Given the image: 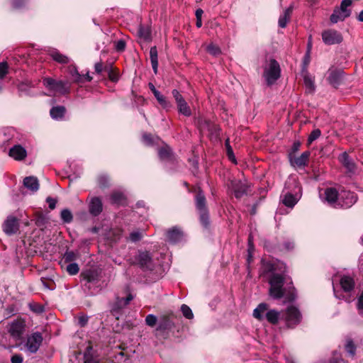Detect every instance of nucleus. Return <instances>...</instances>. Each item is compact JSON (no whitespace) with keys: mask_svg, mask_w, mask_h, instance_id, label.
I'll use <instances>...</instances> for the list:
<instances>
[{"mask_svg":"<svg viewBox=\"0 0 363 363\" xmlns=\"http://www.w3.org/2000/svg\"><path fill=\"white\" fill-rule=\"evenodd\" d=\"M61 219L67 223L72 222L73 216L72 212L68 209H63L60 213Z\"/></svg>","mask_w":363,"mask_h":363,"instance_id":"nucleus-34","label":"nucleus"},{"mask_svg":"<svg viewBox=\"0 0 363 363\" xmlns=\"http://www.w3.org/2000/svg\"><path fill=\"white\" fill-rule=\"evenodd\" d=\"M77 257V255L72 251H67L64 255V259L65 262H72Z\"/></svg>","mask_w":363,"mask_h":363,"instance_id":"nucleus-39","label":"nucleus"},{"mask_svg":"<svg viewBox=\"0 0 363 363\" xmlns=\"http://www.w3.org/2000/svg\"><path fill=\"white\" fill-rule=\"evenodd\" d=\"M357 201V196L349 191H342L339 195L337 207L348 208Z\"/></svg>","mask_w":363,"mask_h":363,"instance_id":"nucleus-6","label":"nucleus"},{"mask_svg":"<svg viewBox=\"0 0 363 363\" xmlns=\"http://www.w3.org/2000/svg\"><path fill=\"white\" fill-rule=\"evenodd\" d=\"M357 308L359 311V313L361 315H363V292L361 294L360 296L358 298Z\"/></svg>","mask_w":363,"mask_h":363,"instance_id":"nucleus-51","label":"nucleus"},{"mask_svg":"<svg viewBox=\"0 0 363 363\" xmlns=\"http://www.w3.org/2000/svg\"><path fill=\"white\" fill-rule=\"evenodd\" d=\"M298 200V198L294 195L288 192L284 196L283 203L287 207L292 208L297 203Z\"/></svg>","mask_w":363,"mask_h":363,"instance_id":"nucleus-29","label":"nucleus"},{"mask_svg":"<svg viewBox=\"0 0 363 363\" xmlns=\"http://www.w3.org/2000/svg\"><path fill=\"white\" fill-rule=\"evenodd\" d=\"M181 311L182 312L183 315L187 319H192L194 318V314L192 313L191 309L186 304H183L181 306Z\"/></svg>","mask_w":363,"mask_h":363,"instance_id":"nucleus-36","label":"nucleus"},{"mask_svg":"<svg viewBox=\"0 0 363 363\" xmlns=\"http://www.w3.org/2000/svg\"><path fill=\"white\" fill-rule=\"evenodd\" d=\"M23 360V357L21 354H14L11 357V363H22Z\"/></svg>","mask_w":363,"mask_h":363,"instance_id":"nucleus-55","label":"nucleus"},{"mask_svg":"<svg viewBox=\"0 0 363 363\" xmlns=\"http://www.w3.org/2000/svg\"><path fill=\"white\" fill-rule=\"evenodd\" d=\"M50 209H54L56 206L57 200L51 197H48L46 199Z\"/></svg>","mask_w":363,"mask_h":363,"instance_id":"nucleus-56","label":"nucleus"},{"mask_svg":"<svg viewBox=\"0 0 363 363\" xmlns=\"http://www.w3.org/2000/svg\"><path fill=\"white\" fill-rule=\"evenodd\" d=\"M269 295L274 299L282 298L286 301H292L296 298V290L291 279L287 277L285 270L281 273H273L269 279Z\"/></svg>","mask_w":363,"mask_h":363,"instance_id":"nucleus-1","label":"nucleus"},{"mask_svg":"<svg viewBox=\"0 0 363 363\" xmlns=\"http://www.w3.org/2000/svg\"><path fill=\"white\" fill-rule=\"evenodd\" d=\"M18 221L16 218L10 216L3 224V230L7 235H13L18 230Z\"/></svg>","mask_w":363,"mask_h":363,"instance_id":"nucleus-11","label":"nucleus"},{"mask_svg":"<svg viewBox=\"0 0 363 363\" xmlns=\"http://www.w3.org/2000/svg\"><path fill=\"white\" fill-rule=\"evenodd\" d=\"M150 58L153 71L156 74L157 72L158 67V54L157 49L155 46H153L150 48Z\"/></svg>","mask_w":363,"mask_h":363,"instance_id":"nucleus-23","label":"nucleus"},{"mask_svg":"<svg viewBox=\"0 0 363 363\" xmlns=\"http://www.w3.org/2000/svg\"><path fill=\"white\" fill-rule=\"evenodd\" d=\"M282 318L284 320L288 328H293L300 323L302 315L297 308L291 306L287 307L282 315Z\"/></svg>","mask_w":363,"mask_h":363,"instance_id":"nucleus-5","label":"nucleus"},{"mask_svg":"<svg viewBox=\"0 0 363 363\" xmlns=\"http://www.w3.org/2000/svg\"><path fill=\"white\" fill-rule=\"evenodd\" d=\"M196 206L199 211L206 210V198L201 191H199L196 196Z\"/></svg>","mask_w":363,"mask_h":363,"instance_id":"nucleus-27","label":"nucleus"},{"mask_svg":"<svg viewBox=\"0 0 363 363\" xmlns=\"http://www.w3.org/2000/svg\"><path fill=\"white\" fill-rule=\"evenodd\" d=\"M309 156V152H304L299 157L291 158V163L294 167H303L307 164Z\"/></svg>","mask_w":363,"mask_h":363,"instance_id":"nucleus-19","label":"nucleus"},{"mask_svg":"<svg viewBox=\"0 0 363 363\" xmlns=\"http://www.w3.org/2000/svg\"><path fill=\"white\" fill-rule=\"evenodd\" d=\"M138 261L143 269H152L153 267L152 257L147 252H140L138 256Z\"/></svg>","mask_w":363,"mask_h":363,"instance_id":"nucleus-15","label":"nucleus"},{"mask_svg":"<svg viewBox=\"0 0 363 363\" xmlns=\"http://www.w3.org/2000/svg\"><path fill=\"white\" fill-rule=\"evenodd\" d=\"M351 11L350 9H343L342 8L334 10L330 16V21L333 23H336L338 21H344L346 18L350 16Z\"/></svg>","mask_w":363,"mask_h":363,"instance_id":"nucleus-14","label":"nucleus"},{"mask_svg":"<svg viewBox=\"0 0 363 363\" xmlns=\"http://www.w3.org/2000/svg\"><path fill=\"white\" fill-rule=\"evenodd\" d=\"M51 57L56 62L61 64H67L69 62V59L66 55H64L57 50H53L50 52Z\"/></svg>","mask_w":363,"mask_h":363,"instance_id":"nucleus-28","label":"nucleus"},{"mask_svg":"<svg viewBox=\"0 0 363 363\" xmlns=\"http://www.w3.org/2000/svg\"><path fill=\"white\" fill-rule=\"evenodd\" d=\"M339 161L347 169L349 172L354 173L356 171V164L347 152H343L338 157Z\"/></svg>","mask_w":363,"mask_h":363,"instance_id":"nucleus-13","label":"nucleus"},{"mask_svg":"<svg viewBox=\"0 0 363 363\" xmlns=\"http://www.w3.org/2000/svg\"><path fill=\"white\" fill-rule=\"evenodd\" d=\"M0 345H1L4 349H6V348L11 349L13 347H7L6 342L4 340V337L1 334H0Z\"/></svg>","mask_w":363,"mask_h":363,"instance_id":"nucleus-62","label":"nucleus"},{"mask_svg":"<svg viewBox=\"0 0 363 363\" xmlns=\"http://www.w3.org/2000/svg\"><path fill=\"white\" fill-rule=\"evenodd\" d=\"M26 150L21 145H14L9 150V156L16 160H22L26 157Z\"/></svg>","mask_w":363,"mask_h":363,"instance_id":"nucleus-17","label":"nucleus"},{"mask_svg":"<svg viewBox=\"0 0 363 363\" xmlns=\"http://www.w3.org/2000/svg\"><path fill=\"white\" fill-rule=\"evenodd\" d=\"M207 51L214 56H216L220 53V50L219 48L213 44H210L208 45Z\"/></svg>","mask_w":363,"mask_h":363,"instance_id":"nucleus-43","label":"nucleus"},{"mask_svg":"<svg viewBox=\"0 0 363 363\" xmlns=\"http://www.w3.org/2000/svg\"><path fill=\"white\" fill-rule=\"evenodd\" d=\"M292 11H293V6H290L289 7H288L287 9H286L284 11L282 14L280 15V16L279 18V21H278L279 26L280 28H284L286 26L288 22L289 21V20L291 18Z\"/></svg>","mask_w":363,"mask_h":363,"instance_id":"nucleus-21","label":"nucleus"},{"mask_svg":"<svg viewBox=\"0 0 363 363\" xmlns=\"http://www.w3.org/2000/svg\"><path fill=\"white\" fill-rule=\"evenodd\" d=\"M339 194L334 188H328L325 191V199L331 206L337 208L338 205Z\"/></svg>","mask_w":363,"mask_h":363,"instance_id":"nucleus-16","label":"nucleus"},{"mask_svg":"<svg viewBox=\"0 0 363 363\" xmlns=\"http://www.w3.org/2000/svg\"><path fill=\"white\" fill-rule=\"evenodd\" d=\"M139 34L142 38H143L145 40L149 39L150 36L149 30L147 28H145L143 27L140 28Z\"/></svg>","mask_w":363,"mask_h":363,"instance_id":"nucleus-52","label":"nucleus"},{"mask_svg":"<svg viewBox=\"0 0 363 363\" xmlns=\"http://www.w3.org/2000/svg\"><path fill=\"white\" fill-rule=\"evenodd\" d=\"M228 187L237 199H240L246 194L248 189V186L246 182L237 179L230 181Z\"/></svg>","mask_w":363,"mask_h":363,"instance_id":"nucleus-8","label":"nucleus"},{"mask_svg":"<svg viewBox=\"0 0 363 363\" xmlns=\"http://www.w3.org/2000/svg\"><path fill=\"white\" fill-rule=\"evenodd\" d=\"M177 107L179 113L185 116H190L191 115V108L185 100L177 104Z\"/></svg>","mask_w":363,"mask_h":363,"instance_id":"nucleus-30","label":"nucleus"},{"mask_svg":"<svg viewBox=\"0 0 363 363\" xmlns=\"http://www.w3.org/2000/svg\"><path fill=\"white\" fill-rule=\"evenodd\" d=\"M111 202L117 205H124L126 203L125 195L120 191H114L111 195Z\"/></svg>","mask_w":363,"mask_h":363,"instance_id":"nucleus-24","label":"nucleus"},{"mask_svg":"<svg viewBox=\"0 0 363 363\" xmlns=\"http://www.w3.org/2000/svg\"><path fill=\"white\" fill-rule=\"evenodd\" d=\"M303 80H304V84L306 88V91L308 93L313 92L315 89V85H314V82H313V80L312 79V78L310 76H308L307 74H306L303 76Z\"/></svg>","mask_w":363,"mask_h":363,"instance_id":"nucleus-33","label":"nucleus"},{"mask_svg":"<svg viewBox=\"0 0 363 363\" xmlns=\"http://www.w3.org/2000/svg\"><path fill=\"white\" fill-rule=\"evenodd\" d=\"M103 209L101 200L99 197H92L89 202V212L94 216H99Z\"/></svg>","mask_w":363,"mask_h":363,"instance_id":"nucleus-12","label":"nucleus"},{"mask_svg":"<svg viewBox=\"0 0 363 363\" xmlns=\"http://www.w3.org/2000/svg\"><path fill=\"white\" fill-rule=\"evenodd\" d=\"M66 269L70 275H75L79 272V267L77 263H69Z\"/></svg>","mask_w":363,"mask_h":363,"instance_id":"nucleus-38","label":"nucleus"},{"mask_svg":"<svg viewBox=\"0 0 363 363\" xmlns=\"http://www.w3.org/2000/svg\"><path fill=\"white\" fill-rule=\"evenodd\" d=\"M133 296L131 294H129L126 298H118L116 306L113 308V311H116V308H121L123 306H127L131 300H133Z\"/></svg>","mask_w":363,"mask_h":363,"instance_id":"nucleus-32","label":"nucleus"},{"mask_svg":"<svg viewBox=\"0 0 363 363\" xmlns=\"http://www.w3.org/2000/svg\"><path fill=\"white\" fill-rule=\"evenodd\" d=\"M280 313L275 309H269L265 303H259L253 311V316L259 320L264 318L271 324L277 325L280 319Z\"/></svg>","mask_w":363,"mask_h":363,"instance_id":"nucleus-2","label":"nucleus"},{"mask_svg":"<svg viewBox=\"0 0 363 363\" xmlns=\"http://www.w3.org/2000/svg\"><path fill=\"white\" fill-rule=\"evenodd\" d=\"M145 323L147 325L153 327L157 323V317L155 315L149 314L145 318Z\"/></svg>","mask_w":363,"mask_h":363,"instance_id":"nucleus-44","label":"nucleus"},{"mask_svg":"<svg viewBox=\"0 0 363 363\" xmlns=\"http://www.w3.org/2000/svg\"><path fill=\"white\" fill-rule=\"evenodd\" d=\"M96 272L94 271L89 270L83 273L84 279L87 282L91 283L96 280Z\"/></svg>","mask_w":363,"mask_h":363,"instance_id":"nucleus-35","label":"nucleus"},{"mask_svg":"<svg viewBox=\"0 0 363 363\" xmlns=\"http://www.w3.org/2000/svg\"><path fill=\"white\" fill-rule=\"evenodd\" d=\"M109 182L108 177L106 175H101L98 178V184L101 188H106L108 186Z\"/></svg>","mask_w":363,"mask_h":363,"instance_id":"nucleus-42","label":"nucleus"},{"mask_svg":"<svg viewBox=\"0 0 363 363\" xmlns=\"http://www.w3.org/2000/svg\"><path fill=\"white\" fill-rule=\"evenodd\" d=\"M115 48L118 52H123L125 48V43L123 40H119L115 43Z\"/></svg>","mask_w":363,"mask_h":363,"instance_id":"nucleus-50","label":"nucleus"},{"mask_svg":"<svg viewBox=\"0 0 363 363\" xmlns=\"http://www.w3.org/2000/svg\"><path fill=\"white\" fill-rule=\"evenodd\" d=\"M43 85L50 91L66 94L69 92V86L67 82L57 81L52 78L45 77L43 79Z\"/></svg>","mask_w":363,"mask_h":363,"instance_id":"nucleus-4","label":"nucleus"},{"mask_svg":"<svg viewBox=\"0 0 363 363\" xmlns=\"http://www.w3.org/2000/svg\"><path fill=\"white\" fill-rule=\"evenodd\" d=\"M23 185L32 192H36L40 186L38 178L33 176L26 177L24 178Z\"/></svg>","mask_w":363,"mask_h":363,"instance_id":"nucleus-18","label":"nucleus"},{"mask_svg":"<svg viewBox=\"0 0 363 363\" xmlns=\"http://www.w3.org/2000/svg\"><path fill=\"white\" fill-rule=\"evenodd\" d=\"M143 138L144 142L146 144L150 145L152 143V139H151V135H150L144 134L143 136Z\"/></svg>","mask_w":363,"mask_h":363,"instance_id":"nucleus-63","label":"nucleus"},{"mask_svg":"<svg viewBox=\"0 0 363 363\" xmlns=\"http://www.w3.org/2000/svg\"><path fill=\"white\" fill-rule=\"evenodd\" d=\"M199 213L201 223L206 227L208 225V214L207 209L203 211H199Z\"/></svg>","mask_w":363,"mask_h":363,"instance_id":"nucleus-41","label":"nucleus"},{"mask_svg":"<svg viewBox=\"0 0 363 363\" xmlns=\"http://www.w3.org/2000/svg\"><path fill=\"white\" fill-rule=\"evenodd\" d=\"M88 322V317L86 315H82L78 319V324L81 327H84Z\"/></svg>","mask_w":363,"mask_h":363,"instance_id":"nucleus-57","label":"nucleus"},{"mask_svg":"<svg viewBox=\"0 0 363 363\" xmlns=\"http://www.w3.org/2000/svg\"><path fill=\"white\" fill-rule=\"evenodd\" d=\"M70 73L72 75V77H74V81L76 82H82V75H81L77 68L75 67H73L72 69L70 70Z\"/></svg>","mask_w":363,"mask_h":363,"instance_id":"nucleus-47","label":"nucleus"},{"mask_svg":"<svg viewBox=\"0 0 363 363\" xmlns=\"http://www.w3.org/2000/svg\"><path fill=\"white\" fill-rule=\"evenodd\" d=\"M174 327L173 322L168 317H163L160 320L158 330H169Z\"/></svg>","mask_w":363,"mask_h":363,"instance_id":"nucleus-31","label":"nucleus"},{"mask_svg":"<svg viewBox=\"0 0 363 363\" xmlns=\"http://www.w3.org/2000/svg\"><path fill=\"white\" fill-rule=\"evenodd\" d=\"M321 135V131L319 129L313 130L308 136V143H312L314 140L318 139Z\"/></svg>","mask_w":363,"mask_h":363,"instance_id":"nucleus-40","label":"nucleus"},{"mask_svg":"<svg viewBox=\"0 0 363 363\" xmlns=\"http://www.w3.org/2000/svg\"><path fill=\"white\" fill-rule=\"evenodd\" d=\"M24 3L23 0H13V6L14 8H20Z\"/></svg>","mask_w":363,"mask_h":363,"instance_id":"nucleus-61","label":"nucleus"},{"mask_svg":"<svg viewBox=\"0 0 363 363\" xmlns=\"http://www.w3.org/2000/svg\"><path fill=\"white\" fill-rule=\"evenodd\" d=\"M277 267L275 264L271 262H262V267L260 271V276H265L268 273H277Z\"/></svg>","mask_w":363,"mask_h":363,"instance_id":"nucleus-25","label":"nucleus"},{"mask_svg":"<svg viewBox=\"0 0 363 363\" xmlns=\"http://www.w3.org/2000/svg\"><path fill=\"white\" fill-rule=\"evenodd\" d=\"M9 66L6 62L0 63V79H3L8 73Z\"/></svg>","mask_w":363,"mask_h":363,"instance_id":"nucleus-45","label":"nucleus"},{"mask_svg":"<svg viewBox=\"0 0 363 363\" xmlns=\"http://www.w3.org/2000/svg\"><path fill=\"white\" fill-rule=\"evenodd\" d=\"M352 4L351 0H342L340 4V8L343 9H348V7Z\"/></svg>","mask_w":363,"mask_h":363,"instance_id":"nucleus-59","label":"nucleus"},{"mask_svg":"<svg viewBox=\"0 0 363 363\" xmlns=\"http://www.w3.org/2000/svg\"><path fill=\"white\" fill-rule=\"evenodd\" d=\"M94 69H95V72L97 74H101L102 72V71L104 69L103 68V65H102L101 62L96 63L95 65H94Z\"/></svg>","mask_w":363,"mask_h":363,"instance_id":"nucleus-60","label":"nucleus"},{"mask_svg":"<svg viewBox=\"0 0 363 363\" xmlns=\"http://www.w3.org/2000/svg\"><path fill=\"white\" fill-rule=\"evenodd\" d=\"M226 146H227V151H228V155L230 160H231L233 162H235V157L233 153V150L231 147L228 144V140L225 142Z\"/></svg>","mask_w":363,"mask_h":363,"instance_id":"nucleus-54","label":"nucleus"},{"mask_svg":"<svg viewBox=\"0 0 363 363\" xmlns=\"http://www.w3.org/2000/svg\"><path fill=\"white\" fill-rule=\"evenodd\" d=\"M25 325L23 321L16 320L8 325V331L11 336L15 340H20L24 331Z\"/></svg>","mask_w":363,"mask_h":363,"instance_id":"nucleus-9","label":"nucleus"},{"mask_svg":"<svg viewBox=\"0 0 363 363\" xmlns=\"http://www.w3.org/2000/svg\"><path fill=\"white\" fill-rule=\"evenodd\" d=\"M157 101L165 109H169L172 107L171 103L168 101L166 97L163 95L160 99H158Z\"/></svg>","mask_w":363,"mask_h":363,"instance_id":"nucleus-46","label":"nucleus"},{"mask_svg":"<svg viewBox=\"0 0 363 363\" xmlns=\"http://www.w3.org/2000/svg\"><path fill=\"white\" fill-rule=\"evenodd\" d=\"M42 341L41 334L35 333L28 337L26 346L30 352L35 353L38 351Z\"/></svg>","mask_w":363,"mask_h":363,"instance_id":"nucleus-10","label":"nucleus"},{"mask_svg":"<svg viewBox=\"0 0 363 363\" xmlns=\"http://www.w3.org/2000/svg\"><path fill=\"white\" fill-rule=\"evenodd\" d=\"M65 113V108L62 106H55L50 110V116L52 118L58 120L61 119Z\"/></svg>","mask_w":363,"mask_h":363,"instance_id":"nucleus-26","label":"nucleus"},{"mask_svg":"<svg viewBox=\"0 0 363 363\" xmlns=\"http://www.w3.org/2000/svg\"><path fill=\"white\" fill-rule=\"evenodd\" d=\"M346 351L353 356L355 354V346L352 341H348L345 346Z\"/></svg>","mask_w":363,"mask_h":363,"instance_id":"nucleus-49","label":"nucleus"},{"mask_svg":"<svg viewBox=\"0 0 363 363\" xmlns=\"http://www.w3.org/2000/svg\"><path fill=\"white\" fill-rule=\"evenodd\" d=\"M143 235H142V233L139 231H134V232H132L130 234V240L133 242H136L139 240H141Z\"/></svg>","mask_w":363,"mask_h":363,"instance_id":"nucleus-48","label":"nucleus"},{"mask_svg":"<svg viewBox=\"0 0 363 363\" xmlns=\"http://www.w3.org/2000/svg\"><path fill=\"white\" fill-rule=\"evenodd\" d=\"M281 69L279 63L271 59L264 68L263 76L268 85L273 84L280 77Z\"/></svg>","mask_w":363,"mask_h":363,"instance_id":"nucleus-3","label":"nucleus"},{"mask_svg":"<svg viewBox=\"0 0 363 363\" xmlns=\"http://www.w3.org/2000/svg\"><path fill=\"white\" fill-rule=\"evenodd\" d=\"M172 95L177 102V104L184 101V99L183 98V96L181 95L179 91H177V89L172 90Z\"/></svg>","mask_w":363,"mask_h":363,"instance_id":"nucleus-53","label":"nucleus"},{"mask_svg":"<svg viewBox=\"0 0 363 363\" xmlns=\"http://www.w3.org/2000/svg\"><path fill=\"white\" fill-rule=\"evenodd\" d=\"M159 155L161 158L163 159V158L168 157L169 155V153L167 150L162 148L159 150Z\"/></svg>","mask_w":363,"mask_h":363,"instance_id":"nucleus-58","label":"nucleus"},{"mask_svg":"<svg viewBox=\"0 0 363 363\" xmlns=\"http://www.w3.org/2000/svg\"><path fill=\"white\" fill-rule=\"evenodd\" d=\"M104 70L107 72L108 78L112 82H117L118 80V74L113 70L112 67H104Z\"/></svg>","mask_w":363,"mask_h":363,"instance_id":"nucleus-37","label":"nucleus"},{"mask_svg":"<svg viewBox=\"0 0 363 363\" xmlns=\"http://www.w3.org/2000/svg\"><path fill=\"white\" fill-rule=\"evenodd\" d=\"M168 240L171 242H177L182 239L183 233L180 229L174 227L167 232Z\"/></svg>","mask_w":363,"mask_h":363,"instance_id":"nucleus-20","label":"nucleus"},{"mask_svg":"<svg viewBox=\"0 0 363 363\" xmlns=\"http://www.w3.org/2000/svg\"><path fill=\"white\" fill-rule=\"evenodd\" d=\"M322 39L326 45H335L342 43L343 38L342 34L337 30L328 29L322 33Z\"/></svg>","mask_w":363,"mask_h":363,"instance_id":"nucleus-7","label":"nucleus"},{"mask_svg":"<svg viewBox=\"0 0 363 363\" xmlns=\"http://www.w3.org/2000/svg\"><path fill=\"white\" fill-rule=\"evenodd\" d=\"M203 13V11L201 9H198L196 11V18H201V16Z\"/></svg>","mask_w":363,"mask_h":363,"instance_id":"nucleus-64","label":"nucleus"},{"mask_svg":"<svg viewBox=\"0 0 363 363\" xmlns=\"http://www.w3.org/2000/svg\"><path fill=\"white\" fill-rule=\"evenodd\" d=\"M340 284L342 289L346 292L352 291L354 286V279L350 276H342L340 280Z\"/></svg>","mask_w":363,"mask_h":363,"instance_id":"nucleus-22","label":"nucleus"}]
</instances>
